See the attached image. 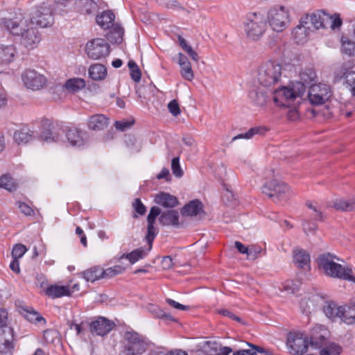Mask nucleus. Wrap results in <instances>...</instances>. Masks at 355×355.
Wrapping results in <instances>:
<instances>
[{
	"instance_id": "nucleus-1",
	"label": "nucleus",
	"mask_w": 355,
	"mask_h": 355,
	"mask_svg": "<svg viewBox=\"0 0 355 355\" xmlns=\"http://www.w3.org/2000/svg\"><path fill=\"white\" fill-rule=\"evenodd\" d=\"M4 27L12 35L21 36V42L25 47L33 49L41 40V35L37 29L28 27L27 20L20 15L13 18L3 19Z\"/></svg>"
},
{
	"instance_id": "nucleus-2",
	"label": "nucleus",
	"mask_w": 355,
	"mask_h": 355,
	"mask_svg": "<svg viewBox=\"0 0 355 355\" xmlns=\"http://www.w3.org/2000/svg\"><path fill=\"white\" fill-rule=\"evenodd\" d=\"M336 257L330 253H324L318 256L317 263L318 268L326 275L355 283V277L352 270L334 261Z\"/></svg>"
},
{
	"instance_id": "nucleus-3",
	"label": "nucleus",
	"mask_w": 355,
	"mask_h": 355,
	"mask_svg": "<svg viewBox=\"0 0 355 355\" xmlns=\"http://www.w3.org/2000/svg\"><path fill=\"white\" fill-rule=\"evenodd\" d=\"M121 343L125 355H141L148 347L147 338L132 329L124 331Z\"/></svg>"
},
{
	"instance_id": "nucleus-4",
	"label": "nucleus",
	"mask_w": 355,
	"mask_h": 355,
	"mask_svg": "<svg viewBox=\"0 0 355 355\" xmlns=\"http://www.w3.org/2000/svg\"><path fill=\"white\" fill-rule=\"evenodd\" d=\"M304 93L302 85L296 84L292 87H282L273 94V101L279 107H290L300 104Z\"/></svg>"
},
{
	"instance_id": "nucleus-5",
	"label": "nucleus",
	"mask_w": 355,
	"mask_h": 355,
	"mask_svg": "<svg viewBox=\"0 0 355 355\" xmlns=\"http://www.w3.org/2000/svg\"><path fill=\"white\" fill-rule=\"evenodd\" d=\"M282 76V65L274 61L262 64L258 71V81L263 87H270L278 83Z\"/></svg>"
},
{
	"instance_id": "nucleus-6",
	"label": "nucleus",
	"mask_w": 355,
	"mask_h": 355,
	"mask_svg": "<svg viewBox=\"0 0 355 355\" xmlns=\"http://www.w3.org/2000/svg\"><path fill=\"white\" fill-rule=\"evenodd\" d=\"M266 23L263 16L260 13L252 12L247 16L245 23V31L248 38L257 41L264 33Z\"/></svg>"
},
{
	"instance_id": "nucleus-7",
	"label": "nucleus",
	"mask_w": 355,
	"mask_h": 355,
	"mask_svg": "<svg viewBox=\"0 0 355 355\" xmlns=\"http://www.w3.org/2000/svg\"><path fill=\"white\" fill-rule=\"evenodd\" d=\"M270 26L277 32H282L288 26L290 19L288 10L282 6L272 7L268 12Z\"/></svg>"
},
{
	"instance_id": "nucleus-8",
	"label": "nucleus",
	"mask_w": 355,
	"mask_h": 355,
	"mask_svg": "<svg viewBox=\"0 0 355 355\" xmlns=\"http://www.w3.org/2000/svg\"><path fill=\"white\" fill-rule=\"evenodd\" d=\"M31 20L32 24H35L41 28L51 26L54 22L51 6L45 2L36 6L31 13Z\"/></svg>"
},
{
	"instance_id": "nucleus-9",
	"label": "nucleus",
	"mask_w": 355,
	"mask_h": 355,
	"mask_svg": "<svg viewBox=\"0 0 355 355\" xmlns=\"http://www.w3.org/2000/svg\"><path fill=\"white\" fill-rule=\"evenodd\" d=\"M331 96V87L327 84H311L309 87L308 100L312 105H323L330 99Z\"/></svg>"
},
{
	"instance_id": "nucleus-10",
	"label": "nucleus",
	"mask_w": 355,
	"mask_h": 355,
	"mask_svg": "<svg viewBox=\"0 0 355 355\" xmlns=\"http://www.w3.org/2000/svg\"><path fill=\"white\" fill-rule=\"evenodd\" d=\"M85 52L90 59L101 60L110 55V46L105 39L96 38L87 42Z\"/></svg>"
},
{
	"instance_id": "nucleus-11",
	"label": "nucleus",
	"mask_w": 355,
	"mask_h": 355,
	"mask_svg": "<svg viewBox=\"0 0 355 355\" xmlns=\"http://www.w3.org/2000/svg\"><path fill=\"white\" fill-rule=\"evenodd\" d=\"M262 192L270 198H276L278 200H286L291 196L289 187L277 180L266 182L263 186Z\"/></svg>"
},
{
	"instance_id": "nucleus-12",
	"label": "nucleus",
	"mask_w": 355,
	"mask_h": 355,
	"mask_svg": "<svg viewBox=\"0 0 355 355\" xmlns=\"http://www.w3.org/2000/svg\"><path fill=\"white\" fill-rule=\"evenodd\" d=\"M286 345L290 354L293 355H303L307 352L309 339L303 333H289Z\"/></svg>"
},
{
	"instance_id": "nucleus-13",
	"label": "nucleus",
	"mask_w": 355,
	"mask_h": 355,
	"mask_svg": "<svg viewBox=\"0 0 355 355\" xmlns=\"http://www.w3.org/2000/svg\"><path fill=\"white\" fill-rule=\"evenodd\" d=\"M14 331L8 325L0 327V353L12 355L14 351Z\"/></svg>"
},
{
	"instance_id": "nucleus-14",
	"label": "nucleus",
	"mask_w": 355,
	"mask_h": 355,
	"mask_svg": "<svg viewBox=\"0 0 355 355\" xmlns=\"http://www.w3.org/2000/svg\"><path fill=\"white\" fill-rule=\"evenodd\" d=\"M42 129L40 136V139L48 143L59 141L65 132L64 130L58 125H55L49 121L43 123Z\"/></svg>"
},
{
	"instance_id": "nucleus-15",
	"label": "nucleus",
	"mask_w": 355,
	"mask_h": 355,
	"mask_svg": "<svg viewBox=\"0 0 355 355\" xmlns=\"http://www.w3.org/2000/svg\"><path fill=\"white\" fill-rule=\"evenodd\" d=\"M115 327L114 322L99 316L89 324V330L93 335L104 336L107 335Z\"/></svg>"
},
{
	"instance_id": "nucleus-16",
	"label": "nucleus",
	"mask_w": 355,
	"mask_h": 355,
	"mask_svg": "<svg viewBox=\"0 0 355 355\" xmlns=\"http://www.w3.org/2000/svg\"><path fill=\"white\" fill-rule=\"evenodd\" d=\"M21 78L25 86L33 90L41 89L46 83V78L33 69H26Z\"/></svg>"
},
{
	"instance_id": "nucleus-17",
	"label": "nucleus",
	"mask_w": 355,
	"mask_h": 355,
	"mask_svg": "<svg viewBox=\"0 0 355 355\" xmlns=\"http://www.w3.org/2000/svg\"><path fill=\"white\" fill-rule=\"evenodd\" d=\"M161 214V209L157 206H153L147 216V234L146 239L149 245L148 252L151 250L153 242L158 233V231L155 227V220L157 217Z\"/></svg>"
},
{
	"instance_id": "nucleus-18",
	"label": "nucleus",
	"mask_w": 355,
	"mask_h": 355,
	"mask_svg": "<svg viewBox=\"0 0 355 355\" xmlns=\"http://www.w3.org/2000/svg\"><path fill=\"white\" fill-rule=\"evenodd\" d=\"M327 329L322 326L315 327L310 333L309 343L315 349H320L327 344Z\"/></svg>"
},
{
	"instance_id": "nucleus-19",
	"label": "nucleus",
	"mask_w": 355,
	"mask_h": 355,
	"mask_svg": "<svg viewBox=\"0 0 355 355\" xmlns=\"http://www.w3.org/2000/svg\"><path fill=\"white\" fill-rule=\"evenodd\" d=\"M308 21L309 16L307 15L304 19H302L300 24L293 30V38L297 44H303L306 41L310 31Z\"/></svg>"
},
{
	"instance_id": "nucleus-20",
	"label": "nucleus",
	"mask_w": 355,
	"mask_h": 355,
	"mask_svg": "<svg viewBox=\"0 0 355 355\" xmlns=\"http://www.w3.org/2000/svg\"><path fill=\"white\" fill-rule=\"evenodd\" d=\"M293 263L297 268L309 269L311 258L309 253L302 248H296L293 250Z\"/></svg>"
},
{
	"instance_id": "nucleus-21",
	"label": "nucleus",
	"mask_w": 355,
	"mask_h": 355,
	"mask_svg": "<svg viewBox=\"0 0 355 355\" xmlns=\"http://www.w3.org/2000/svg\"><path fill=\"white\" fill-rule=\"evenodd\" d=\"M154 202L164 208H168L170 209H173L179 203L177 197L164 191H160L157 193L154 197Z\"/></svg>"
},
{
	"instance_id": "nucleus-22",
	"label": "nucleus",
	"mask_w": 355,
	"mask_h": 355,
	"mask_svg": "<svg viewBox=\"0 0 355 355\" xmlns=\"http://www.w3.org/2000/svg\"><path fill=\"white\" fill-rule=\"evenodd\" d=\"M158 220L162 225L178 227L179 223V213L175 209L161 211Z\"/></svg>"
},
{
	"instance_id": "nucleus-23",
	"label": "nucleus",
	"mask_w": 355,
	"mask_h": 355,
	"mask_svg": "<svg viewBox=\"0 0 355 355\" xmlns=\"http://www.w3.org/2000/svg\"><path fill=\"white\" fill-rule=\"evenodd\" d=\"M16 48L13 45L0 44V64L7 65L14 60Z\"/></svg>"
},
{
	"instance_id": "nucleus-24",
	"label": "nucleus",
	"mask_w": 355,
	"mask_h": 355,
	"mask_svg": "<svg viewBox=\"0 0 355 355\" xmlns=\"http://www.w3.org/2000/svg\"><path fill=\"white\" fill-rule=\"evenodd\" d=\"M85 132L77 128H69L66 132L68 141L73 146H81L84 144Z\"/></svg>"
},
{
	"instance_id": "nucleus-25",
	"label": "nucleus",
	"mask_w": 355,
	"mask_h": 355,
	"mask_svg": "<svg viewBox=\"0 0 355 355\" xmlns=\"http://www.w3.org/2000/svg\"><path fill=\"white\" fill-rule=\"evenodd\" d=\"M71 293L69 286H67L51 285L47 286L45 290V294L53 299L70 296Z\"/></svg>"
},
{
	"instance_id": "nucleus-26",
	"label": "nucleus",
	"mask_w": 355,
	"mask_h": 355,
	"mask_svg": "<svg viewBox=\"0 0 355 355\" xmlns=\"http://www.w3.org/2000/svg\"><path fill=\"white\" fill-rule=\"evenodd\" d=\"M329 19V14L326 13L324 11H317L315 12L312 13L309 17V19L310 20L311 25L315 29H319L320 28H327V19Z\"/></svg>"
},
{
	"instance_id": "nucleus-27",
	"label": "nucleus",
	"mask_w": 355,
	"mask_h": 355,
	"mask_svg": "<svg viewBox=\"0 0 355 355\" xmlns=\"http://www.w3.org/2000/svg\"><path fill=\"white\" fill-rule=\"evenodd\" d=\"M333 207L340 211H352L355 210V197L349 198H338L334 200Z\"/></svg>"
},
{
	"instance_id": "nucleus-28",
	"label": "nucleus",
	"mask_w": 355,
	"mask_h": 355,
	"mask_svg": "<svg viewBox=\"0 0 355 355\" xmlns=\"http://www.w3.org/2000/svg\"><path fill=\"white\" fill-rule=\"evenodd\" d=\"M109 119L103 114H95L89 117L88 127L93 130H101L107 126Z\"/></svg>"
},
{
	"instance_id": "nucleus-29",
	"label": "nucleus",
	"mask_w": 355,
	"mask_h": 355,
	"mask_svg": "<svg viewBox=\"0 0 355 355\" xmlns=\"http://www.w3.org/2000/svg\"><path fill=\"white\" fill-rule=\"evenodd\" d=\"M115 15L112 10L103 11L96 16L97 24L104 29H109L114 26Z\"/></svg>"
},
{
	"instance_id": "nucleus-30",
	"label": "nucleus",
	"mask_w": 355,
	"mask_h": 355,
	"mask_svg": "<svg viewBox=\"0 0 355 355\" xmlns=\"http://www.w3.org/2000/svg\"><path fill=\"white\" fill-rule=\"evenodd\" d=\"M81 277L87 282H94L103 279V268L101 266H94L81 272Z\"/></svg>"
},
{
	"instance_id": "nucleus-31",
	"label": "nucleus",
	"mask_w": 355,
	"mask_h": 355,
	"mask_svg": "<svg viewBox=\"0 0 355 355\" xmlns=\"http://www.w3.org/2000/svg\"><path fill=\"white\" fill-rule=\"evenodd\" d=\"M340 306H338L334 302H327L323 306L322 311L325 315L330 320H335L340 318L341 315Z\"/></svg>"
},
{
	"instance_id": "nucleus-32",
	"label": "nucleus",
	"mask_w": 355,
	"mask_h": 355,
	"mask_svg": "<svg viewBox=\"0 0 355 355\" xmlns=\"http://www.w3.org/2000/svg\"><path fill=\"white\" fill-rule=\"evenodd\" d=\"M341 315L340 319L347 324L355 323V304L340 306Z\"/></svg>"
},
{
	"instance_id": "nucleus-33",
	"label": "nucleus",
	"mask_w": 355,
	"mask_h": 355,
	"mask_svg": "<svg viewBox=\"0 0 355 355\" xmlns=\"http://www.w3.org/2000/svg\"><path fill=\"white\" fill-rule=\"evenodd\" d=\"M202 210V202L198 200H193L186 204L182 209L183 216H197Z\"/></svg>"
},
{
	"instance_id": "nucleus-34",
	"label": "nucleus",
	"mask_w": 355,
	"mask_h": 355,
	"mask_svg": "<svg viewBox=\"0 0 355 355\" xmlns=\"http://www.w3.org/2000/svg\"><path fill=\"white\" fill-rule=\"evenodd\" d=\"M268 131V128L266 126H255L251 128L245 133H241L234 137L232 141L241 139H250L256 135H264Z\"/></svg>"
},
{
	"instance_id": "nucleus-35",
	"label": "nucleus",
	"mask_w": 355,
	"mask_h": 355,
	"mask_svg": "<svg viewBox=\"0 0 355 355\" xmlns=\"http://www.w3.org/2000/svg\"><path fill=\"white\" fill-rule=\"evenodd\" d=\"M107 69L101 64H94L89 69V76L94 80H101L105 78Z\"/></svg>"
},
{
	"instance_id": "nucleus-36",
	"label": "nucleus",
	"mask_w": 355,
	"mask_h": 355,
	"mask_svg": "<svg viewBox=\"0 0 355 355\" xmlns=\"http://www.w3.org/2000/svg\"><path fill=\"white\" fill-rule=\"evenodd\" d=\"M249 98L256 106H263L267 101V94L263 89H252L249 92Z\"/></svg>"
},
{
	"instance_id": "nucleus-37",
	"label": "nucleus",
	"mask_w": 355,
	"mask_h": 355,
	"mask_svg": "<svg viewBox=\"0 0 355 355\" xmlns=\"http://www.w3.org/2000/svg\"><path fill=\"white\" fill-rule=\"evenodd\" d=\"M301 82L297 83V84L302 85L305 89V85H311L317 79V75L315 69L311 67L305 68L300 74Z\"/></svg>"
},
{
	"instance_id": "nucleus-38",
	"label": "nucleus",
	"mask_w": 355,
	"mask_h": 355,
	"mask_svg": "<svg viewBox=\"0 0 355 355\" xmlns=\"http://www.w3.org/2000/svg\"><path fill=\"white\" fill-rule=\"evenodd\" d=\"M148 252H146L143 248H139L130 252V253L123 254L119 257V261L123 259H127L131 264H134L137 261L144 259Z\"/></svg>"
},
{
	"instance_id": "nucleus-39",
	"label": "nucleus",
	"mask_w": 355,
	"mask_h": 355,
	"mask_svg": "<svg viewBox=\"0 0 355 355\" xmlns=\"http://www.w3.org/2000/svg\"><path fill=\"white\" fill-rule=\"evenodd\" d=\"M33 137V132L27 128H21L14 133L15 141L20 144H26Z\"/></svg>"
},
{
	"instance_id": "nucleus-40",
	"label": "nucleus",
	"mask_w": 355,
	"mask_h": 355,
	"mask_svg": "<svg viewBox=\"0 0 355 355\" xmlns=\"http://www.w3.org/2000/svg\"><path fill=\"white\" fill-rule=\"evenodd\" d=\"M64 87L69 92H77L85 87V81L80 78H71L66 81Z\"/></svg>"
},
{
	"instance_id": "nucleus-41",
	"label": "nucleus",
	"mask_w": 355,
	"mask_h": 355,
	"mask_svg": "<svg viewBox=\"0 0 355 355\" xmlns=\"http://www.w3.org/2000/svg\"><path fill=\"white\" fill-rule=\"evenodd\" d=\"M78 11L82 14H91L96 8L94 2L92 0H78L76 2Z\"/></svg>"
},
{
	"instance_id": "nucleus-42",
	"label": "nucleus",
	"mask_w": 355,
	"mask_h": 355,
	"mask_svg": "<svg viewBox=\"0 0 355 355\" xmlns=\"http://www.w3.org/2000/svg\"><path fill=\"white\" fill-rule=\"evenodd\" d=\"M25 314L24 317L25 318L28 320L29 322L32 323H38V324H46V320L44 318H43L38 312L34 311L33 309H24Z\"/></svg>"
},
{
	"instance_id": "nucleus-43",
	"label": "nucleus",
	"mask_w": 355,
	"mask_h": 355,
	"mask_svg": "<svg viewBox=\"0 0 355 355\" xmlns=\"http://www.w3.org/2000/svg\"><path fill=\"white\" fill-rule=\"evenodd\" d=\"M307 207L312 211L310 215V219L311 220L322 221L323 220V214L320 208L318 206L317 203L307 201L306 202Z\"/></svg>"
},
{
	"instance_id": "nucleus-44",
	"label": "nucleus",
	"mask_w": 355,
	"mask_h": 355,
	"mask_svg": "<svg viewBox=\"0 0 355 355\" xmlns=\"http://www.w3.org/2000/svg\"><path fill=\"white\" fill-rule=\"evenodd\" d=\"M217 343L212 341H205L203 343L202 349L191 350L189 355H207L209 354V349L216 350Z\"/></svg>"
},
{
	"instance_id": "nucleus-45",
	"label": "nucleus",
	"mask_w": 355,
	"mask_h": 355,
	"mask_svg": "<svg viewBox=\"0 0 355 355\" xmlns=\"http://www.w3.org/2000/svg\"><path fill=\"white\" fill-rule=\"evenodd\" d=\"M125 270V268L121 265H115L106 269L103 268V279H110L122 274Z\"/></svg>"
},
{
	"instance_id": "nucleus-46",
	"label": "nucleus",
	"mask_w": 355,
	"mask_h": 355,
	"mask_svg": "<svg viewBox=\"0 0 355 355\" xmlns=\"http://www.w3.org/2000/svg\"><path fill=\"white\" fill-rule=\"evenodd\" d=\"M0 188H3L9 191H12L16 189L17 184L14 179L9 175L6 174L1 175L0 178Z\"/></svg>"
},
{
	"instance_id": "nucleus-47",
	"label": "nucleus",
	"mask_w": 355,
	"mask_h": 355,
	"mask_svg": "<svg viewBox=\"0 0 355 355\" xmlns=\"http://www.w3.org/2000/svg\"><path fill=\"white\" fill-rule=\"evenodd\" d=\"M124 33L123 28L116 24L112 31L110 32L108 40L112 43H121Z\"/></svg>"
},
{
	"instance_id": "nucleus-48",
	"label": "nucleus",
	"mask_w": 355,
	"mask_h": 355,
	"mask_svg": "<svg viewBox=\"0 0 355 355\" xmlns=\"http://www.w3.org/2000/svg\"><path fill=\"white\" fill-rule=\"evenodd\" d=\"M248 345L250 347V349H240L233 352L232 355H256L257 352L264 353L265 349L248 343Z\"/></svg>"
},
{
	"instance_id": "nucleus-49",
	"label": "nucleus",
	"mask_w": 355,
	"mask_h": 355,
	"mask_svg": "<svg viewBox=\"0 0 355 355\" xmlns=\"http://www.w3.org/2000/svg\"><path fill=\"white\" fill-rule=\"evenodd\" d=\"M341 351L342 349L338 345L332 343L324 347L320 352V355H340Z\"/></svg>"
},
{
	"instance_id": "nucleus-50",
	"label": "nucleus",
	"mask_w": 355,
	"mask_h": 355,
	"mask_svg": "<svg viewBox=\"0 0 355 355\" xmlns=\"http://www.w3.org/2000/svg\"><path fill=\"white\" fill-rule=\"evenodd\" d=\"M342 51L348 55H352L355 51V43L347 38L342 37Z\"/></svg>"
},
{
	"instance_id": "nucleus-51",
	"label": "nucleus",
	"mask_w": 355,
	"mask_h": 355,
	"mask_svg": "<svg viewBox=\"0 0 355 355\" xmlns=\"http://www.w3.org/2000/svg\"><path fill=\"white\" fill-rule=\"evenodd\" d=\"M329 19H327V27H330L332 29H336L341 26L343 22L339 15H329Z\"/></svg>"
},
{
	"instance_id": "nucleus-52",
	"label": "nucleus",
	"mask_w": 355,
	"mask_h": 355,
	"mask_svg": "<svg viewBox=\"0 0 355 355\" xmlns=\"http://www.w3.org/2000/svg\"><path fill=\"white\" fill-rule=\"evenodd\" d=\"M181 75L182 76L187 80L191 81L193 78V72L191 66V63L187 64L185 65H181Z\"/></svg>"
},
{
	"instance_id": "nucleus-53",
	"label": "nucleus",
	"mask_w": 355,
	"mask_h": 355,
	"mask_svg": "<svg viewBox=\"0 0 355 355\" xmlns=\"http://www.w3.org/2000/svg\"><path fill=\"white\" fill-rule=\"evenodd\" d=\"M171 169L173 175L177 178H181L183 175V171L180 164L179 157H175L171 161Z\"/></svg>"
},
{
	"instance_id": "nucleus-54",
	"label": "nucleus",
	"mask_w": 355,
	"mask_h": 355,
	"mask_svg": "<svg viewBox=\"0 0 355 355\" xmlns=\"http://www.w3.org/2000/svg\"><path fill=\"white\" fill-rule=\"evenodd\" d=\"M125 143L126 146L132 151L139 152L140 150V145L137 144V141L133 135H126L125 137Z\"/></svg>"
},
{
	"instance_id": "nucleus-55",
	"label": "nucleus",
	"mask_w": 355,
	"mask_h": 355,
	"mask_svg": "<svg viewBox=\"0 0 355 355\" xmlns=\"http://www.w3.org/2000/svg\"><path fill=\"white\" fill-rule=\"evenodd\" d=\"M27 251V248L23 244H16L14 245L12 250V257L13 259H19Z\"/></svg>"
},
{
	"instance_id": "nucleus-56",
	"label": "nucleus",
	"mask_w": 355,
	"mask_h": 355,
	"mask_svg": "<svg viewBox=\"0 0 355 355\" xmlns=\"http://www.w3.org/2000/svg\"><path fill=\"white\" fill-rule=\"evenodd\" d=\"M216 350L209 349L210 355H229L232 352V349L230 347H222L217 343Z\"/></svg>"
},
{
	"instance_id": "nucleus-57",
	"label": "nucleus",
	"mask_w": 355,
	"mask_h": 355,
	"mask_svg": "<svg viewBox=\"0 0 355 355\" xmlns=\"http://www.w3.org/2000/svg\"><path fill=\"white\" fill-rule=\"evenodd\" d=\"M302 227L304 232L306 234L313 233L317 229V225L315 221H310L307 218L303 219Z\"/></svg>"
},
{
	"instance_id": "nucleus-58",
	"label": "nucleus",
	"mask_w": 355,
	"mask_h": 355,
	"mask_svg": "<svg viewBox=\"0 0 355 355\" xmlns=\"http://www.w3.org/2000/svg\"><path fill=\"white\" fill-rule=\"evenodd\" d=\"M347 84L350 87L352 94L355 96V71L347 72L345 74Z\"/></svg>"
},
{
	"instance_id": "nucleus-59",
	"label": "nucleus",
	"mask_w": 355,
	"mask_h": 355,
	"mask_svg": "<svg viewBox=\"0 0 355 355\" xmlns=\"http://www.w3.org/2000/svg\"><path fill=\"white\" fill-rule=\"evenodd\" d=\"M132 207L137 214L143 216L146 214V207L139 198H136L132 202Z\"/></svg>"
},
{
	"instance_id": "nucleus-60",
	"label": "nucleus",
	"mask_w": 355,
	"mask_h": 355,
	"mask_svg": "<svg viewBox=\"0 0 355 355\" xmlns=\"http://www.w3.org/2000/svg\"><path fill=\"white\" fill-rule=\"evenodd\" d=\"M168 109L170 113L174 116H177L180 114L179 104L178 101L175 99L169 102V103L168 104Z\"/></svg>"
},
{
	"instance_id": "nucleus-61",
	"label": "nucleus",
	"mask_w": 355,
	"mask_h": 355,
	"mask_svg": "<svg viewBox=\"0 0 355 355\" xmlns=\"http://www.w3.org/2000/svg\"><path fill=\"white\" fill-rule=\"evenodd\" d=\"M134 124V121H115L114 126L116 129L125 131L128 128H130L132 125Z\"/></svg>"
},
{
	"instance_id": "nucleus-62",
	"label": "nucleus",
	"mask_w": 355,
	"mask_h": 355,
	"mask_svg": "<svg viewBox=\"0 0 355 355\" xmlns=\"http://www.w3.org/2000/svg\"><path fill=\"white\" fill-rule=\"evenodd\" d=\"M166 302L168 305H170L171 306H172L176 309L182 310V311H188L190 309L189 306L183 305V304H180L179 302H176L172 299H170V298H167L166 300Z\"/></svg>"
},
{
	"instance_id": "nucleus-63",
	"label": "nucleus",
	"mask_w": 355,
	"mask_h": 355,
	"mask_svg": "<svg viewBox=\"0 0 355 355\" xmlns=\"http://www.w3.org/2000/svg\"><path fill=\"white\" fill-rule=\"evenodd\" d=\"M235 248L238 250V251L241 254H245L247 256L251 255L252 254V248H249L244 245L242 243L239 241H236L235 243Z\"/></svg>"
},
{
	"instance_id": "nucleus-64",
	"label": "nucleus",
	"mask_w": 355,
	"mask_h": 355,
	"mask_svg": "<svg viewBox=\"0 0 355 355\" xmlns=\"http://www.w3.org/2000/svg\"><path fill=\"white\" fill-rule=\"evenodd\" d=\"M161 265L164 270H169L172 268L173 266L172 258L170 256L164 257L162 260Z\"/></svg>"
}]
</instances>
